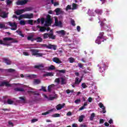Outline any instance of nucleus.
<instances>
[{"mask_svg": "<svg viewBox=\"0 0 127 127\" xmlns=\"http://www.w3.org/2000/svg\"><path fill=\"white\" fill-rule=\"evenodd\" d=\"M95 12L98 14V19L99 20V23L100 22V26L101 27H103V28H106L107 27V28H109V30H108V31H111V25H106L105 24V21H106V18H103V16H102V13H103V11L100 9H96L95 10Z\"/></svg>", "mask_w": 127, "mask_h": 127, "instance_id": "obj_1", "label": "nucleus"}, {"mask_svg": "<svg viewBox=\"0 0 127 127\" xmlns=\"http://www.w3.org/2000/svg\"><path fill=\"white\" fill-rule=\"evenodd\" d=\"M104 32H101L99 33V36L97 37V39L95 40V43H97V44H101V43L102 42H104L105 40H106L105 39V36H104Z\"/></svg>", "mask_w": 127, "mask_h": 127, "instance_id": "obj_2", "label": "nucleus"}, {"mask_svg": "<svg viewBox=\"0 0 127 127\" xmlns=\"http://www.w3.org/2000/svg\"><path fill=\"white\" fill-rule=\"evenodd\" d=\"M30 52L32 55L33 56H36V57H41V56H43V55H44V54L39 53V50H38L32 49L30 50Z\"/></svg>", "mask_w": 127, "mask_h": 127, "instance_id": "obj_3", "label": "nucleus"}, {"mask_svg": "<svg viewBox=\"0 0 127 127\" xmlns=\"http://www.w3.org/2000/svg\"><path fill=\"white\" fill-rule=\"evenodd\" d=\"M30 10H32V7H29L25 8L24 9L18 10L15 11V13L17 15H20V14L23 13L24 11H30Z\"/></svg>", "mask_w": 127, "mask_h": 127, "instance_id": "obj_4", "label": "nucleus"}, {"mask_svg": "<svg viewBox=\"0 0 127 127\" xmlns=\"http://www.w3.org/2000/svg\"><path fill=\"white\" fill-rule=\"evenodd\" d=\"M97 66L98 67H99V71L100 72V73H103V72H104L105 70H106V67H107L106 64L104 62L101 63Z\"/></svg>", "mask_w": 127, "mask_h": 127, "instance_id": "obj_5", "label": "nucleus"}, {"mask_svg": "<svg viewBox=\"0 0 127 127\" xmlns=\"http://www.w3.org/2000/svg\"><path fill=\"white\" fill-rule=\"evenodd\" d=\"M3 40H0V44L3 45H7V42L6 41H10L13 40V38L9 37H5L3 39Z\"/></svg>", "mask_w": 127, "mask_h": 127, "instance_id": "obj_6", "label": "nucleus"}, {"mask_svg": "<svg viewBox=\"0 0 127 127\" xmlns=\"http://www.w3.org/2000/svg\"><path fill=\"white\" fill-rule=\"evenodd\" d=\"M21 78H28V79H34L37 77L36 74H25L23 75V74H20Z\"/></svg>", "mask_w": 127, "mask_h": 127, "instance_id": "obj_7", "label": "nucleus"}, {"mask_svg": "<svg viewBox=\"0 0 127 127\" xmlns=\"http://www.w3.org/2000/svg\"><path fill=\"white\" fill-rule=\"evenodd\" d=\"M48 37H49V38H51L52 39H55V36L53 35V31H52V30L50 31V33L45 34L44 35V38H48Z\"/></svg>", "mask_w": 127, "mask_h": 127, "instance_id": "obj_8", "label": "nucleus"}, {"mask_svg": "<svg viewBox=\"0 0 127 127\" xmlns=\"http://www.w3.org/2000/svg\"><path fill=\"white\" fill-rule=\"evenodd\" d=\"M7 24L11 26V30H16L17 29V25L15 22L12 23L11 22H9Z\"/></svg>", "mask_w": 127, "mask_h": 127, "instance_id": "obj_9", "label": "nucleus"}, {"mask_svg": "<svg viewBox=\"0 0 127 127\" xmlns=\"http://www.w3.org/2000/svg\"><path fill=\"white\" fill-rule=\"evenodd\" d=\"M47 20L45 21V26H49V25H51V23L52 21L51 20V18H50V15H48Z\"/></svg>", "mask_w": 127, "mask_h": 127, "instance_id": "obj_10", "label": "nucleus"}, {"mask_svg": "<svg viewBox=\"0 0 127 127\" xmlns=\"http://www.w3.org/2000/svg\"><path fill=\"white\" fill-rule=\"evenodd\" d=\"M84 76L83 75H82L81 77L80 78H79L78 77H76L75 79V81H74V85H79L80 83L82 82L83 80V77Z\"/></svg>", "mask_w": 127, "mask_h": 127, "instance_id": "obj_11", "label": "nucleus"}, {"mask_svg": "<svg viewBox=\"0 0 127 127\" xmlns=\"http://www.w3.org/2000/svg\"><path fill=\"white\" fill-rule=\"evenodd\" d=\"M14 85H15V84H9V82L7 81H3L1 82L0 84V87H1L2 86H6V87H11V86H14Z\"/></svg>", "mask_w": 127, "mask_h": 127, "instance_id": "obj_12", "label": "nucleus"}, {"mask_svg": "<svg viewBox=\"0 0 127 127\" xmlns=\"http://www.w3.org/2000/svg\"><path fill=\"white\" fill-rule=\"evenodd\" d=\"M28 1V0H22V1L18 0L16 2V4L17 5H24V4L27 3Z\"/></svg>", "mask_w": 127, "mask_h": 127, "instance_id": "obj_13", "label": "nucleus"}, {"mask_svg": "<svg viewBox=\"0 0 127 127\" xmlns=\"http://www.w3.org/2000/svg\"><path fill=\"white\" fill-rule=\"evenodd\" d=\"M55 24L56 26H59V27H62V22L61 21H58L57 17H55Z\"/></svg>", "mask_w": 127, "mask_h": 127, "instance_id": "obj_14", "label": "nucleus"}, {"mask_svg": "<svg viewBox=\"0 0 127 127\" xmlns=\"http://www.w3.org/2000/svg\"><path fill=\"white\" fill-rule=\"evenodd\" d=\"M98 106L100 109H102V112L103 113V114H106V113H107V111H106V107L104 106V104H103V103L101 102L99 103Z\"/></svg>", "mask_w": 127, "mask_h": 127, "instance_id": "obj_15", "label": "nucleus"}, {"mask_svg": "<svg viewBox=\"0 0 127 127\" xmlns=\"http://www.w3.org/2000/svg\"><path fill=\"white\" fill-rule=\"evenodd\" d=\"M55 11L57 15H59V14H63V13H64V11L60 8H56Z\"/></svg>", "mask_w": 127, "mask_h": 127, "instance_id": "obj_16", "label": "nucleus"}, {"mask_svg": "<svg viewBox=\"0 0 127 127\" xmlns=\"http://www.w3.org/2000/svg\"><path fill=\"white\" fill-rule=\"evenodd\" d=\"M0 16L2 17V18H6V17H7V14H6L5 12L2 11V10L0 9Z\"/></svg>", "mask_w": 127, "mask_h": 127, "instance_id": "obj_17", "label": "nucleus"}, {"mask_svg": "<svg viewBox=\"0 0 127 127\" xmlns=\"http://www.w3.org/2000/svg\"><path fill=\"white\" fill-rule=\"evenodd\" d=\"M55 89V85L54 84H51L48 87V92H51V91L54 90Z\"/></svg>", "mask_w": 127, "mask_h": 127, "instance_id": "obj_18", "label": "nucleus"}, {"mask_svg": "<svg viewBox=\"0 0 127 127\" xmlns=\"http://www.w3.org/2000/svg\"><path fill=\"white\" fill-rule=\"evenodd\" d=\"M64 106H65V103H64L63 104H60L56 106V109L58 111H59L61 110V109H62L63 108H64Z\"/></svg>", "mask_w": 127, "mask_h": 127, "instance_id": "obj_19", "label": "nucleus"}, {"mask_svg": "<svg viewBox=\"0 0 127 127\" xmlns=\"http://www.w3.org/2000/svg\"><path fill=\"white\" fill-rule=\"evenodd\" d=\"M47 47L49 49H54V50H56V49L57 48V46L51 44L48 45Z\"/></svg>", "mask_w": 127, "mask_h": 127, "instance_id": "obj_20", "label": "nucleus"}, {"mask_svg": "<svg viewBox=\"0 0 127 127\" xmlns=\"http://www.w3.org/2000/svg\"><path fill=\"white\" fill-rule=\"evenodd\" d=\"M53 61L57 64H60L61 63V61L58 58H54L53 59Z\"/></svg>", "mask_w": 127, "mask_h": 127, "instance_id": "obj_21", "label": "nucleus"}, {"mask_svg": "<svg viewBox=\"0 0 127 127\" xmlns=\"http://www.w3.org/2000/svg\"><path fill=\"white\" fill-rule=\"evenodd\" d=\"M28 93L29 94H32V95H34V96H39V93L37 92L29 90V91H28Z\"/></svg>", "mask_w": 127, "mask_h": 127, "instance_id": "obj_22", "label": "nucleus"}, {"mask_svg": "<svg viewBox=\"0 0 127 127\" xmlns=\"http://www.w3.org/2000/svg\"><path fill=\"white\" fill-rule=\"evenodd\" d=\"M44 76H46V77H52L54 76V73L53 72H46Z\"/></svg>", "mask_w": 127, "mask_h": 127, "instance_id": "obj_23", "label": "nucleus"}, {"mask_svg": "<svg viewBox=\"0 0 127 127\" xmlns=\"http://www.w3.org/2000/svg\"><path fill=\"white\" fill-rule=\"evenodd\" d=\"M51 112H54V109H51L46 112L43 113L42 114V116H46V115H48L49 114H50V113H51Z\"/></svg>", "mask_w": 127, "mask_h": 127, "instance_id": "obj_24", "label": "nucleus"}, {"mask_svg": "<svg viewBox=\"0 0 127 127\" xmlns=\"http://www.w3.org/2000/svg\"><path fill=\"white\" fill-rule=\"evenodd\" d=\"M60 80H61V85H65L66 84V79L64 78V77H61Z\"/></svg>", "mask_w": 127, "mask_h": 127, "instance_id": "obj_25", "label": "nucleus"}, {"mask_svg": "<svg viewBox=\"0 0 127 127\" xmlns=\"http://www.w3.org/2000/svg\"><path fill=\"white\" fill-rule=\"evenodd\" d=\"M87 13L90 16H94L95 15L94 10H91L90 9L88 10Z\"/></svg>", "mask_w": 127, "mask_h": 127, "instance_id": "obj_26", "label": "nucleus"}, {"mask_svg": "<svg viewBox=\"0 0 127 127\" xmlns=\"http://www.w3.org/2000/svg\"><path fill=\"white\" fill-rule=\"evenodd\" d=\"M72 7L71 9H72V10H74L77 9V8H78L79 5H78L75 3H73L72 4Z\"/></svg>", "mask_w": 127, "mask_h": 127, "instance_id": "obj_27", "label": "nucleus"}, {"mask_svg": "<svg viewBox=\"0 0 127 127\" xmlns=\"http://www.w3.org/2000/svg\"><path fill=\"white\" fill-rule=\"evenodd\" d=\"M3 61L4 63H6V64H7V65H10V64H11V61H10V60H8L7 59H4Z\"/></svg>", "mask_w": 127, "mask_h": 127, "instance_id": "obj_28", "label": "nucleus"}, {"mask_svg": "<svg viewBox=\"0 0 127 127\" xmlns=\"http://www.w3.org/2000/svg\"><path fill=\"white\" fill-rule=\"evenodd\" d=\"M37 27H38V28H40V31H41V32H43V31H45L46 30V28L44 27H40V26L38 25L37 26Z\"/></svg>", "mask_w": 127, "mask_h": 127, "instance_id": "obj_29", "label": "nucleus"}, {"mask_svg": "<svg viewBox=\"0 0 127 127\" xmlns=\"http://www.w3.org/2000/svg\"><path fill=\"white\" fill-rule=\"evenodd\" d=\"M26 18H28L30 19V18H33V14H26Z\"/></svg>", "mask_w": 127, "mask_h": 127, "instance_id": "obj_30", "label": "nucleus"}, {"mask_svg": "<svg viewBox=\"0 0 127 127\" xmlns=\"http://www.w3.org/2000/svg\"><path fill=\"white\" fill-rule=\"evenodd\" d=\"M34 67L37 69H41V68H43V67H44V64H38L37 65H35Z\"/></svg>", "mask_w": 127, "mask_h": 127, "instance_id": "obj_31", "label": "nucleus"}, {"mask_svg": "<svg viewBox=\"0 0 127 127\" xmlns=\"http://www.w3.org/2000/svg\"><path fill=\"white\" fill-rule=\"evenodd\" d=\"M0 29H2V28H4V29H6L5 28V23L2 22L0 23Z\"/></svg>", "mask_w": 127, "mask_h": 127, "instance_id": "obj_32", "label": "nucleus"}, {"mask_svg": "<svg viewBox=\"0 0 127 127\" xmlns=\"http://www.w3.org/2000/svg\"><path fill=\"white\" fill-rule=\"evenodd\" d=\"M33 83L35 85H38L41 83V81L40 79H34Z\"/></svg>", "mask_w": 127, "mask_h": 127, "instance_id": "obj_33", "label": "nucleus"}, {"mask_svg": "<svg viewBox=\"0 0 127 127\" xmlns=\"http://www.w3.org/2000/svg\"><path fill=\"white\" fill-rule=\"evenodd\" d=\"M57 33L58 34H61L62 35H65V32L64 30L57 31Z\"/></svg>", "mask_w": 127, "mask_h": 127, "instance_id": "obj_34", "label": "nucleus"}, {"mask_svg": "<svg viewBox=\"0 0 127 127\" xmlns=\"http://www.w3.org/2000/svg\"><path fill=\"white\" fill-rule=\"evenodd\" d=\"M19 103H25V98L22 97L19 98Z\"/></svg>", "mask_w": 127, "mask_h": 127, "instance_id": "obj_35", "label": "nucleus"}, {"mask_svg": "<svg viewBox=\"0 0 127 127\" xmlns=\"http://www.w3.org/2000/svg\"><path fill=\"white\" fill-rule=\"evenodd\" d=\"M21 18H26V14H22L20 15L19 17H18L19 20H20Z\"/></svg>", "mask_w": 127, "mask_h": 127, "instance_id": "obj_36", "label": "nucleus"}, {"mask_svg": "<svg viewBox=\"0 0 127 127\" xmlns=\"http://www.w3.org/2000/svg\"><path fill=\"white\" fill-rule=\"evenodd\" d=\"M84 118H85V116L84 115H81L79 117L78 121L79 123H82L83 122V120H84Z\"/></svg>", "mask_w": 127, "mask_h": 127, "instance_id": "obj_37", "label": "nucleus"}, {"mask_svg": "<svg viewBox=\"0 0 127 127\" xmlns=\"http://www.w3.org/2000/svg\"><path fill=\"white\" fill-rule=\"evenodd\" d=\"M13 1V0H6V4L7 5H10V4H11L12 3V2Z\"/></svg>", "mask_w": 127, "mask_h": 127, "instance_id": "obj_38", "label": "nucleus"}, {"mask_svg": "<svg viewBox=\"0 0 127 127\" xmlns=\"http://www.w3.org/2000/svg\"><path fill=\"white\" fill-rule=\"evenodd\" d=\"M7 103L8 105H12L13 104V101L11 99H8L7 101Z\"/></svg>", "mask_w": 127, "mask_h": 127, "instance_id": "obj_39", "label": "nucleus"}, {"mask_svg": "<svg viewBox=\"0 0 127 127\" xmlns=\"http://www.w3.org/2000/svg\"><path fill=\"white\" fill-rule=\"evenodd\" d=\"M16 32H17V33H18V34L19 35H20V36H21V37H24V35H23L22 34V33H21V31H19V30H17L16 31Z\"/></svg>", "mask_w": 127, "mask_h": 127, "instance_id": "obj_40", "label": "nucleus"}, {"mask_svg": "<svg viewBox=\"0 0 127 127\" xmlns=\"http://www.w3.org/2000/svg\"><path fill=\"white\" fill-rule=\"evenodd\" d=\"M95 113H92L91 115V116L90 117V121H93L94 120V118H95Z\"/></svg>", "mask_w": 127, "mask_h": 127, "instance_id": "obj_41", "label": "nucleus"}, {"mask_svg": "<svg viewBox=\"0 0 127 127\" xmlns=\"http://www.w3.org/2000/svg\"><path fill=\"white\" fill-rule=\"evenodd\" d=\"M75 104H76V105H79V104H80V103H81V99H76L75 101H74Z\"/></svg>", "mask_w": 127, "mask_h": 127, "instance_id": "obj_42", "label": "nucleus"}, {"mask_svg": "<svg viewBox=\"0 0 127 127\" xmlns=\"http://www.w3.org/2000/svg\"><path fill=\"white\" fill-rule=\"evenodd\" d=\"M60 78H56L55 80V83H57V84H58V85H59V84H60Z\"/></svg>", "mask_w": 127, "mask_h": 127, "instance_id": "obj_43", "label": "nucleus"}, {"mask_svg": "<svg viewBox=\"0 0 127 127\" xmlns=\"http://www.w3.org/2000/svg\"><path fill=\"white\" fill-rule=\"evenodd\" d=\"M81 87H82L83 89H86V88L88 87V86H87L85 83H82L81 84Z\"/></svg>", "mask_w": 127, "mask_h": 127, "instance_id": "obj_44", "label": "nucleus"}, {"mask_svg": "<svg viewBox=\"0 0 127 127\" xmlns=\"http://www.w3.org/2000/svg\"><path fill=\"white\" fill-rule=\"evenodd\" d=\"M68 61L70 63H73L74 62V61H75V59L73 58H70L68 59Z\"/></svg>", "mask_w": 127, "mask_h": 127, "instance_id": "obj_45", "label": "nucleus"}, {"mask_svg": "<svg viewBox=\"0 0 127 127\" xmlns=\"http://www.w3.org/2000/svg\"><path fill=\"white\" fill-rule=\"evenodd\" d=\"M48 69L49 70H54V69H55V66H54L53 65H52L50 66H49Z\"/></svg>", "mask_w": 127, "mask_h": 127, "instance_id": "obj_46", "label": "nucleus"}, {"mask_svg": "<svg viewBox=\"0 0 127 127\" xmlns=\"http://www.w3.org/2000/svg\"><path fill=\"white\" fill-rule=\"evenodd\" d=\"M36 40L37 42H41L42 41V38L39 37L36 39Z\"/></svg>", "mask_w": 127, "mask_h": 127, "instance_id": "obj_47", "label": "nucleus"}, {"mask_svg": "<svg viewBox=\"0 0 127 127\" xmlns=\"http://www.w3.org/2000/svg\"><path fill=\"white\" fill-rule=\"evenodd\" d=\"M69 9H72V7H71V5H68L65 8V10L67 11L69 10Z\"/></svg>", "mask_w": 127, "mask_h": 127, "instance_id": "obj_48", "label": "nucleus"}, {"mask_svg": "<svg viewBox=\"0 0 127 127\" xmlns=\"http://www.w3.org/2000/svg\"><path fill=\"white\" fill-rule=\"evenodd\" d=\"M60 117V114H55L53 115V118H59Z\"/></svg>", "mask_w": 127, "mask_h": 127, "instance_id": "obj_49", "label": "nucleus"}, {"mask_svg": "<svg viewBox=\"0 0 127 127\" xmlns=\"http://www.w3.org/2000/svg\"><path fill=\"white\" fill-rule=\"evenodd\" d=\"M15 91H18V92H22L24 91V90H23V88H16Z\"/></svg>", "mask_w": 127, "mask_h": 127, "instance_id": "obj_50", "label": "nucleus"}, {"mask_svg": "<svg viewBox=\"0 0 127 127\" xmlns=\"http://www.w3.org/2000/svg\"><path fill=\"white\" fill-rule=\"evenodd\" d=\"M71 24L73 26H75L76 24H75V21L73 19H71L70 20Z\"/></svg>", "mask_w": 127, "mask_h": 127, "instance_id": "obj_51", "label": "nucleus"}, {"mask_svg": "<svg viewBox=\"0 0 127 127\" xmlns=\"http://www.w3.org/2000/svg\"><path fill=\"white\" fill-rule=\"evenodd\" d=\"M66 94H70V93H73L74 90H70L69 89H67V90H66Z\"/></svg>", "mask_w": 127, "mask_h": 127, "instance_id": "obj_52", "label": "nucleus"}, {"mask_svg": "<svg viewBox=\"0 0 127 127\" xmlns=\"http://www.w3.org/2000/svg\"><path fill=\"white\" fill-rule=\"evenodd\" d=\"M73 42H75L76 44H78L80 42L79 39H76L73 40Z\"/></svg>", "mask_w": 127, "mask_h": 127, "instance_id": "obj_53", "label": "nucleus"}, {"mask_svg": "<svg viewBox=\"0 0 127 127\" xmlns=\"http://www.w3.org/2000/svg\"><path fill=\"white\" fill-rule=\"evenodd\" d=\"M23 55H25V56H29L28 52H23Z\"/></svg>", "mask_w": 127, "mask_h": 127, "instance_id": "obj_54", "label": "nucleus"}, {"mask_svg": "<svg viewBox=\"0 0 127 127\" xmlns=\"http://www.w3.org/2000/svg\"><path fill=\"white\" fill-rule=\"evenodd\" d=\"M28 22L29 24H30L31 25H33V20H29L28 21Z\"/></svg>", "mask_w": 127, "mask_h": 127, "instance_id": "obj_55", "label": "nucleus"}, {"mask_svg": "<svg viewBox=\"0 0 127 127\" xmlns=\"http://www.w3.org/2000/svg\"><path fill=\"white\" fill-rule=\"evenodd\" d=\"M20 24L21 25H25V21H24V20H21L20 21Z\"/></svg>", "mask_w": 127, "mask_h": 127, "instance_id": "obj_56", "label": "nucleus"}, {"mask_svg": "<svg viewBox=\"0 0 127 127\" xmlns=\"http://www.w3.org/2000/svg\"><path fill=\"white\" fill-rule=\"evenodd\" d=\"M76 30L78 32H80V31H81V27H80V26H77L76 27Z\"/></svg>", "mask_w": 127, "mask_h": 127, "instance_id": "obj_57", "label": "nucleus"}, {"mask_svg": "<svg viewBox=\"0 0 127 127\" xmlns=\"http://www.w3.org/2000/svg\"><path fill=\"white\" fill-rule=\"evenodd\" d=\"M38 119H32L31 120V123H36V122H38Z\"/></svg>", "mask_w": 127, "mask_h": 127, "instance_id": "obj_58", "label": "nucleus"}, {"mask_svg": "<svg viewBox=\"0 0 127 127\" xmlns=\"http://www.w3.org/2000/svg\"><path fill=\"white\" fill-rule=\"evenodd\" d=\"M28 40H31V41H33V39L32 38V36H28L27 37Z\"/></svg>", "mask_w": 127, "mask_h": 127, "instance_id": "obj_59", "label": "nucleus"}, {"mask_svg": "<svg viewBox=\"0 0 127 127\" xmlns=\"http://www.w3.org/2000/svg\"><path fill=\"white\" fill-rule=\"evenodd\" d=\"M55 99V97H52L51 96H50L49 100H50V101H53Z\"/></svg>", "mask_w": 127, "mask_h": 127, "instance_id": "obj_60", "label": "nucleus"}, {"mask_svg": "<svg viewBox=\"0 0 127 127\" xmlns=\"http://www.w3.org/2000/svg\"><path fill=\"white\" fill-rule=\"evenodd\" d=\"M88 101L89 103H92V101H93V98H92V97H89L88 99Z\"/></svg>", "mask_w": 127, "mask_h": 127, "instance_id": "obj_61", "label": "nucleus"}, {"mask_svg": "<svg viewBox=\"0 0 127 127\" xmlns=\"http://www.w3.org/2000/svg\"><path fill=\"white\" fill-rule=\"evenodd\" d=\"M78 67H79V68H82V69H84V68H83V64H82L81 63L78 64Z\"/></svg>", "mask_w": 127, "mask_h": 127, "instance_id": "obj_62", "label": "nucleus"}, {"mask_svg": "<svg viewBox=\"0 0 127 127\" xmlns=\"http://www.w3.org/2000/svg\"><path fill=\"white\" fill-rule=\"evenodd\" d=\"M6 70L8 72H13V71H14V69H12V68H9V69H6Z\"/></svg>", "mask_w": 127, "mask_h": 127, "instance_id": "obj_63", "label": "nucleus"}, {"mask_svg": "<svg viewBox=\"0 0 127 127\" xmlns=\"http://www.w3.org/2000/svg\"><path fill=\"white\" fill-rule=\"evenodd\" d=\"M45 21V20L44 19V18H42V19H41V22L42 23V24H43L44 23Z\"/></svg>", "mask_w": 127, "mask_h": 127, "instance_id": "obj_64", "label": "nucleus"}]
</instances>
